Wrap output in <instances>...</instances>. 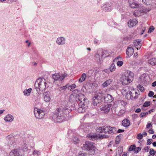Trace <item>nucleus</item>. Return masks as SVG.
Segmentation results:
<instances>
[{
    "label": "nucleus",
    "instance_id": "40",
    "mask_svg": "<svg viewBox=\"0 0 156 156\" xmlns=\"http://www.w3.org/2000/svg\"><path fill=\"white\" fill-rule=\"evenodd\" d=\"M122 57L120 56H119L116 57L113 61V62H118V61L122 60Z\"/></svg>",
    "mask_w": 156,
    "mask_h": 156
},
{
    "label": "nucleus",
    "instance_id": "7",
    "mask_svg": "<svg viewBox=\"0 0 156 156\" xmlns=\"http://www.w3.org/2000/svg\"><path fill=\"white\" fill-rule=\"evenodd\" d=\"M34 113L37 119H42L44 115V112L42 110L37 108H34Z\"/></svg>",
    "mask_w": 156,
    "mask_h": 156
},
{
    "label": "nucleus",
    "instance_id": "9",
    "mask_svg": "<svg viewBox=\"0 0 156 156\" xmlns=\"http://www.w3.org/2000/svg\"><path fill=\"white\" fill-rule=\"evenodd\" d=\"M146 13V9L142 7H140L137 8L136 10L134 11L133 14L135 17H138L141 16L144 13Z\"/></svg>",
    "mask_w": 156,
    "mask_h": 156
},
{
    "label": "nucleus",
    "instance_id": "42",
    "mask_svg": "<svg viewBox=\"0 0 156 156\" xmlns=\"http://www.w3.org/2000/svg\"><path fill=\"white\" fill-rule=\"evenodd\" d=\"M76 87V85L74 83L71 85H69L68 84V87H70V88H69V89L70 90H73V89H74Z\"/></svg>",
    "mask_w": 156,
    "mask_h": 156
},
{
    "label": "nucleus",
    "instance_id": "10",
    "mask_svg": "<svg viewBox=\"0 0 156 156\" xmlns=\"http://www.w3.org/2000/svg\"><path fill=\"white\" fill-rule=\"evenodd\" d=\"M67 74L65 73L60 75L58 73H55L52 75L53 79L55 80L62 81L66 77H67Z\"/></svg>",
    "mask_w": 156,
    "mask_h": 156
},
{
    "label": "nucleus",
    "instance_id": "24",
    "mask_svg": "<svg viewBox=\"0 0 156 156\" xmlns=\"http://www.w3.org/2000/svg\"><path fill=\"white\" fill-rule=\"evenodd\" d=\"M134 44L137 50L141 48L142 45L141 41L137 40L134 41Z\"/></svg>",
    "mask_w": 156,
    "mask_h": 156
},
{
    "label": "nucleus",
    "instance_id": "3",
    "mask_svg": "<svg viewBox=\"0 0 156 156\" xmlns=\"http://www.w3.org/2000/svg\"><path fill=\"white\" fill-rule=\"evenodd\" d=\"M133 76V73L129 71L122 74L120 79L122 85H126L129 84L132 82Z\"/></svg>",
    "mask_w": 156,
    "mask_h": 156
},
{
    "label": "nucleus",
    "instance_id": "61",
    "mask_svg": "<svg viewBox=\"0 0 156 156\" xmlns=\"http://www.w3.org/2000/svg\"><path fill=\"white\" fill-rule=\"evenodd\" d=\"M117 137L116 138V140L115 141V143L116 144H118L119 143V140L118 141L117 140Z\"/></svg>",
    "mask_w": 156,
    "mask_h": 156
},
{
    "label": "nucleus",
    "instance_id": "36",
    "mask_svg": "<svg viewBox=\"0 0 156 156\" xmlns=\"http://www.w3.org/2000/svg\"><path fill=\"white\" fill-rule=\"evenodd\" d=\"M109 70L111 72H112L115 70L116 67L114 63L112 64L109 66Z\"/></svg>",
    "mask_w": 156,
    "mask_h": 156
},
{
    "label": "nucleus",
    "instance_id": "22",
    "mask_svg": "<svg viewBox=\"0 0 156 156\" xmlns=\"http://www.w3.org/2000/svg\"><path fill=\"white\" fill-rule=\"evenodd\" d=\"M141 150L140 147H129V151H133L134 153H137Z\"/></svg>",
    "mask_w": 156,
    "mask_h": 156
},
{
    "label": "nucleus",
    "instance_id": "60",
    "mask_svg": "<svg viewBox=\"0 0 156 156\" xmlns=\"http://www.w3.org/2000/svg\"><path fill=\"white\" fill-rule=\"evenodd\" d=\"M128 152H124L122 156H127Z\"/></svg>",
    "mask_w": 156,
    "mask_h": 156
},
{
    "label": "nucleus",
    "instance_id": "31",
    "mask_svg": "<svg viewBox=\"0 0 156 156\" xmlns=\"http://www.w3.org/2000/svg\"><path fill=\"white\" fill-rule=\"evenodd\" d=\"M62 110L63 111V114L66 117L67 115L71 111V110L67 107L62 108Z\"/></svg>",
    "mask_w": 156,
    "mask_h": 156
},
{
    "label": "nucleus",
    "instance_id": "4",
    "mask_svg": "<svg viewBox=\"0 0 156 156\" xmlns=\"http://www.w3.org/2000/svg\"><path fill=\"white\" fill-rule=\"evenodd\" d=\"M97 130L98 132L101 133H108L111 134H114L116 132V130L115 127L107 126L98 127Z\"/></svg>",
    "mask_w": 156,
    "mask_h": 156
},
{
    "label": "nucleus",
    "instance_id": "20",
    "mask_svg": "<svg viewBox=\"0 0 156 156\" xmlns=\"http://www.w3.org/2000/svg\"><path fill=\"white\" fill-rule=\"evenodd\" d=\"M134 52V50L131 45H129L126 51V54L128 56L133 55Z\"/></svg>",
    "mask_w": 156,
    "mask_h": 156
},
{
    "label": "nucleus",
    "instance_id": "26",
    "mask_svg": "<svg viewBox=\"0 0 156 156\" xmlns=\"http://www.w3.org/2000/svg\"><path fill=\"white\" fill-rule=\"evenodd\" d=\"M113 81L112 79H109L107 80L102 85V86L103 87H105L108 86L110 85L111 83Z\"/></svg>",
    "mask_w": 156,
    "mask_h": 156
},
{
    "label": "nucleus",
    "instance_id": "47",
    "mask_svg": "<svg viewBox=\"0 0 156 156\" xmlns=\"http://www.w3.org/2000/svg\"><path fill=\"white\" fill-rule=\"evenodd\" d=\"M154 30V28L153 26H151L148 30V33H151Z\"/></svg>",
    "mask_w": 156,
    "mask_h": 156
},
{
    "label": "nucleus",
    "instance_id": "37",
    "mask_svg": "<svg viewBox=\"0 0 156 156\" xmlns=\"http://www.w3.org/2000/svg\"><path fill=\"white\" fill-rule=\"evenodd\" d=\"M68 84H67L66 86L59 87L58 89L61 92H63L66 90V88L68 87Z\"/></svg>",
    "mask_w": 156,
    "mask_h": 156
},
{
    "label": "nucleus",
    "instance_id": "46",
    "mask_svg": "<svg viewBox=\"0 0 156 156\" xmlns=\"http://www.w3.org/2000/svg\"><path fill=\"white\" fill-rule=\"evenodd\" d=\"M142 138H143V135L140 133L138 134L137 135V136H136L137 139L138 140L141 139Z\"/></svg>",
    "mask_w": 156,
    "mask_h": 156
},
{
    "label": "nucleus",
    "instance_id": "55",
    "mask_svg": "<svg viewBox=\"0 0 156 156\" xmlns=\"http://www.w3.org/2000/svg\"><path fill=\"white\" fill-rule=\"evenodd\" d=\"M104 71L106 73H109L111 72H110V70H109V69H104Z\"/></svg>",
    "mask_w": 156,
    "mask_h": 156
},
{
    "label": "nucleus",
    "instance_id": "11",
    "mask_svg": "<svg viewBox=\"0 0 156 156\" xmlns=\"http://www.w3.org/2000/svg\"><path fill=\"white\" fill-rule=\"evenodd\" d=\"M138 94L137 92L133 90L132 91L129 92L128 94L126 95V98L128 100H129L131 99H136L137 98Z\"/></svg>",
    "mask_w": 156,
    "mask_h": 156
},
{
    "label": "nucleus",
    "instance_id": "57",
    "mask_svg": "<svg viewBox=\"0 0 156 156\" xmlns=\"http://www.w3.org/2000/svg\"><path fill=\"white\" fill-rule=\"evenodd\" d=\"M141 110L140 108H138L135 111V112L136 113H139L141 112Z\"/></svg>",
    "mask_w": 156,
    "mask_h": 156
},
{
    "label": "nucleus",
    "instance_id": "43",
    "mask_svg": "<svg viewBox=\"0 0 156 156\" xmlns=\"http://www.w3.org/2000/svg\"><path fill=\"white\" fill-rule=\"evenodd\" d=\"M123 63V62L121 60L118 61V62H117V64L118 66H121L122 65Z\"/></svg>",
    "mask_w": 156,
    "mask_h": 156
},
{
    "label": "nucleus",
    "instance_id": "35",
    "mask_svg": "<svg viewBox=\"0 0 156 156\" xmlns=\"http://www.w3.org/2000/svg\"><path fill=\"white\" fill-rule=\"evenodd\" d=\"M83 145L84 146H94V144L90 141H86L83 144Z\"/></svg>",
    "mask_w": 156,
    "mask_h": 156
},
{
    "label": "nucleus",
    "instance_id": "13",
    "mask_svg": "<svg viewBox=\"0 0 156 156\" xmlns=\"http://www.w3.org/2000/svg\"><path fill=\"white\" fill-rule=\"evenodd\" d=\"M111 106V104H107L103 105L101 108V110L104 113H107L108 112Z\"/></svg>",
    "mask_w": 156,
    "mask_h": 156
},
{
    "label": "nucleus",
    "instance_id": "54",
    "mask_svg": "<svg viewBox=\"0 0 156 156\" xmlns=\"http://www.w3.org/2000/svg\"><path fill=\"white\" fill-rule=\"evenodd\" d=\"M148 132L150 134H153L154 133V131L152 129H150L148 130Z\"/></svg>",
    "mask_w": 156,
    "mask_h": 156
},
{
    "label": "nucleus",
    "instance_id": "14",
    "mask_svg": "<svg viewBox=\"0 0 156 156\" xmlns=\"http://www.w3.org/2000/svg\"><path fill=\"white\" fill-rule=\"evenodd\" d=\"M82 149L88 151V153L90 155H93L95 153V147H83Z\"/></svg>",
    "mask_w": 156,
    "mask_h": 156
},
{
    "label": "nucleus",
    "instance_id": "64",
    "mask_svg": "<svg viewBox=\"0 0 156 156\" xmlns=\"http://www.w3.org/2000/svg\"><path fill=\"white\" fill-rule=\"evenodd\" d=\"M152 138L153 139H155L156 138V135H154L152 136Z\"/></svg>",
    "mask_w": 156,
    "mask_h": 156
},
{
    "label": "nucleus",
    "instance_id": "29",
    "mask_svg": "<svg viewBox=\"0 0 156 156\" xmlns=\"http://www.w3.org/2000/svg\"><path fill=\"white\" fill-rule=\"evenodd\" d=\"M129 88L128 86H126L124 87L122 90V93L123 94L126 95V96L127 94H128L129 92L130 91L129 90Z\"/></svg>",
    "mask_w": 156,
    "mask_h": 156
},
{
    "label": "nucleus",
    "instance_id": "19",
    "mask_svg": "<svg viewBox=\"0 0 156 156\" xmlns=\"http://www.w3.org/2000/svg\"><path fill=\"white\" fill-rule=\"evenodd\" d=\"M100 97L97 94L95 95L94 97L93 98L92 103L94 106H96L97 105V104L99 103L101 101L100 99Z\"/></svg>",
    "mask_w": 156,
    "mask_h": 156
},
{
    "label": "nucleus",
    "instance_id": "32",
    "mask_svg": "<svg viewBox=\"0 0 156 156\" xmlns=\"http://www.w3.org/2000/svg\"><path fill=\"white\" fill-rule=\"evenodd\" d=\"M87 77L86 74L83 73L82 74L79 80V82L82 83L86 79Z\"/></svg>",
    "mask_w": 156,
    "mask_h": 156
},
{
    "label": "nucleus",
    "instance_id": "38",
    "mask_svg": "<svg viewBox=\"0 0 156 156\" xmlns=\"http://www.w3.org/2000/svg\"><path fill=\"white\" fill-rule=\"evenodd\" d=\"M152 0H142V2L147 5H150L152 2Z\"/></svg>",
    "mask_w": 156,
    "mask_h": 156
},
{
    "label": "nucleus",
    "instance_id": "62",
    "mask_svg": "<svg viewBox=\"0 0 156 156\" xmlns=\"http://www.w3.org/2000/svg\"><path fill=\"white\" fill-rule=\"evenodd\" d=\"M143 135L144 136H146L147 135V134L146 132H145L143 133Z\"/></svg>",
    "mask_w": 156,
    "mask_h": 156
},
{
    "label": "nucleus",
    "instance_id": "48",
    "mask_svg": "<svg viewBox=\"0 0 156 156\" xmlns=\"http://www.w3.org/2000/svg\"><path fill=\"white\" fill-rule=\"evenodd\" d=\"M138 89L142 92L144 91V88L141 85H140L138 87Z\"/></svg>",
    "mask_w": 156,
    "mask_h": 156
},
{
    "label": "nucleus",
    "instance_id": "6",
    "mask_svg": "<svg viewBox=\"0 0 156 156\" xmlns=\"http://www.w3.org/2000/svg\"><path fill=\"white\" fill-rule=\"evenodd\" d=\"M76 99L78 101L79 106L85 105L88 101L84 95L82 94H79L76 97Z\"/></svg>",
    "mask_w": 156,
    "mask_h": 156
},
{
    "label": "nucleus",
    "instance_id": "49",
    "mask_svg": "<svg viewBox=\"0 0 156 156\" xmlns=\"http://www.w3.org/2000/svg\"><path fill=\"white\" fill-rule=\"evenodd\" d=\"M148 114V112H142L141 113V114H140V117H143Z\"/></svg>",
    "mask_w": 156,
    "mask_h": 156
},
{
    "label": "nucleus",
    "instance_id": "1",
    "mask_svg": "<svg viewBox=\"0 0 156 156\" xmlns=\"http://www.w3.org/2000/svg\"><path fill=\"white\" fill-rule=\"evenodd\" d=\"M52 118L55 122H61L66 119V116L63 114L62 107L57 108L55 110L52 116Z\"/></svg>",
    "mask_w": 156,
    "mask_h": 156
},
{
    "label": "nucleus",
    "instance_id": "59",
    "mask_svg": "<svg viewBox=\"0 0 156 156\" xmlns=\"http://www.w3.org/2000/svg\"><path fill=\"white\" fill-rule=\"evenodd\" d=\"M152 85L153 87H155L156 86V81L153 82L152 84Z\"/></svg>",
    "mask_w": 156,
    "mask_h": 156
},
{
    "label": "nucleus",
    "instance_id": "39",
    "mask_svg": "<svg viewBox=\"0 0 156 156\" xmlns=\"http://www.w3.org/2000/svg\"><path fill=\"white\" fill-rule=\"evenodd\" d=\"M40 152L37 150L34 151L33 154L34 156H38L40 154Z\"/></svg>",
    "mask_w": 156,
    "mask_h": 156
},
{
    "label": "nucleus",
    "instance_id": "56",
    "mask_svg": "<svg viewBox=\"0 0 156 156\" xmlns=\"http://www.w3.org/2000/svg\"><path fill=\"white\" fill-rule=\"evenodd\" d=\"M147 78V76H144L143 78V82H144V83H145V82H146L147 81V80H146Z\"/></svg>",
    "mask_w": 156,
    "mask_h": 156
},
{
    "label": "nucleus",
    "instance_id": "51",
    "mask_svg": "<svg viewBox=\"0 0 156 156\" xmlns=\"http://www.w3.org/2000/svg\"><path fill=\"white\" fill-rule=\"evenodd\" d=\"M85 153H84L82 152H79L78 156H85Z\"/></svg>",
    "mask_w": 156,
    "mask_h": 156
},
{
    "label": "nucleus",
    "instance_id": "16",
    "mask_svg": "<svg viewBox=\"0 0 156 156\" xmlns=\"http://www.w3.org/2000/svg\"><path fill=\"white\" fill-rule=\"evenodd\" d=\"M105 101L107 103L111 102L114 100L112 96L108 94H106L104 96Z\"/></svg>",
    "mask_w": 156,
    "mask_h": 156
},
{
    "label": "nucleus",
    "instance_id": "17",
    "mask_svg": "<svg viewBox=\"0 0 156 156\" xmlns=\"http://www.w3.org/2000/svg\"><path fill=\"white\" fill-rule=\"evenodd\" d=\"M137 23L138 21L136 19H131L128 21V25L129 27H131L135 26Z\"/></svg>",
    "mask_w": 156,
    "mask_h": 156
},
{
    "label": "nucleus",
    "instance_id": "63",
    "mask_svg": "<svg viewBox=\"0 0 156 156\" xmlns=\"http://www.w3.org/2000/svg\"><path fill=\"white\" fill-rule=\"evenodd\" d=\"M153 146H156V142H154L153 143Z\"/></svg>",
    "mask_w": 156,
    "mask_h": 156
},
{
    "label": "nucleus",
    "instance_id": "15",
    "mask_svg": "<svg viewBox=\"0 0 156 156\" xmlns=\"http://www.w3.org/2000/svg\"><path fill=\"white\" fill-rule=\"evenodd\" d=\"M9 156H23L19 150L14 149L9 153Z\"/></svg>",
    "mask_w": 156,
    "mask_h": 156
},
{
    "label": "nucleus",
    "instance_id": "18",
    "mask_svg": "<svg viewBox=\"0 0 156 156\" xmlns=\"http://www.w3.org/2000/svg\"><path fill=\"white\" fill-rule=\"evenodd\" d=\"M44 99L46 102H49L51 100V94L50 92H46L43 94Z\"/></svg>",
    "mask_w": 156,
    "mask_h": 156
},
{
    "label": "nucleus",
    "instance_id": "53",
    "mask_svg": "<svg viewBox=\"0 0 156 156\" xmlns=\"http://www.w3.org/2000/svg\"><path fill=\"white\" fill-rule=\"evenodd\" d=\"M152 126V124L151 123H148L146 125V128L149 129L150 127Z\"/></svg>",
    "mask_w": 156,
    "mask_h": 156
},
{
    "label": "nucleus",
    "instance_id": "23",
    "mask_svg": "<svg viewBox=\"0 0 156 156\" xmlns=\"http://www.w3.org/2000/svg\"><path fill=\"white\" fill-rule=\"evenodd\" d=\"M56 43L59 45H63L65 43V39L63 37H60L57 38Z\"/></svg>",
    "mask_w": 156,
    "mask_h": 156
},
{
    "label": "nucleus",
    "instance_id": "50",
    "mask_svg": "<svg viewBox=\"0 0 156 156\" xmlns=\"http://www.w3.org/2000/svg\"><path fill=\"white\" fill-rule=\"evenodd\" d=\"M154 95V93L153 91H150L149 92L148 96L150 97H152Z\"/></svg>",
    "mask_w": 156,
    "mask_h": 156
},
{
    "label": "nucleus",
    "instance_id": "8",
    "mask_svg": "<svg viewBox=\"0 0 156 156\" xmlns=\"http://www.w3.org/2000/svg\"><path fill=\"white\" fill-rule=\"evenodd\" d=\"M7 145L8 146L15 145L16 144V140L14 137L12 135H9L6 137Z\"/></svg>",
    "mask_w": 156,
    "mask_h": 156
},
{
    "label": "nucleus",
    "instance_id": "5",
    "mask_svg": "<svg viewBox=\"0 0 156 156\" xmlns=\"http://www.w3.org/2000/svg\"><path fill=\"white\" fill-rule=\"evenodd\" d=\"M107 51H101V53L100 51H98L94 55L95 60L99 63L101 62L102 61V57H106L108 55H106Z\"/></svg>",
    "mask_w": 156,
    "mask_h": 156
},
{
    "label": "nucleus",
    "instance_id": "44",
    "mask_svg": "<svg viewBox=\"0 0 156 156\" xmlns=\"http://www.w3.org/2000/svg\"><path fill=\"white\" fill-rule=\"evenodd\" d=\"M156 152V151H154L153 149H150V153L151 155H154L155 154Z\"/></svg>",
    "mask_w": 156,
    "mask_h": 156
},
{
    "label": "nucleus",
    "instance_id": "41",
    "mask_svg": "<svg viewBox=\"0 0 156 156\" xmlns=\"http://www.w3.org/2000/svg\"><path fill=\"white\" fill-rule=\"evenodd\" d=\"M73 141L74 144L78 143L79 141V140L77 137H74L73 139Z\"/></svg>",
    "mask_w": 156,
    "mask_h": 156
},
{
    "label": "nucleus",
    "instance_id": "21",
    "mask_svg": "<svg viewBox=\"0 0 156 156\" xmlns=\"http://www.w3.org/2000/svg\"><path fill=\"white\" fill-rule=\"evenodd\" d=\"M102 9L106 11H111L112 9L111 5L108 3L104 5L102 7Z\"/></svg>",
    "mask_w": 156,
    "mask_h": 156
},
{
    "label": "nucleus",
    "instance_id": "45",
    "mask_svg": "<svg viewBox=\"0 0 156 156\" xmlns=\"http://www.w3.org/2000/svg\"><path fill=\"white\" fill-rule=\"evenodd\" d=\"M153 140L152 139H149L147 140V145H149L151 144L152 142H153Z\"/></svg>",
    "mask_w": 156,
    "mask_h": 156
},
{
    "label": "nucleus",
    "instance_id": "2",
    "mask_svg": "<svg viewBox=\"0 0 156 156\" xmlns=\"http://www.w3.org/2000/svg\"><path fill=\"white\" fill-rule=\"evenodd\" d=\"M34 86L38 94L41 93V91H42L48 87L45 80L43 78H39L36 80Z\"/></svg>",
    "mask_w": 156,
    "mask_h": 156
},
{
    "label": "nucleus",
    "instance_id": "12",
    "mask_svg": "<svg viewBox=\"0 0 156 156\" xmlns=\"http://www.w3.org/2000/svg\"><path fill=\"white\" fill-rule=\"evenodd\" d=\"M87 137L88 138L90 139L91 140H95L97 139L98 138H99L100 139H103L104 138L108 137V136L105 135H98V136H97V135L95 134L94 135L92 134H89L87 136Z\"/></svg>",
    "mask_w": 156,
    "mask_h": 156
},
{
    "label": "nucleus",
    "instance_id": "52",
    "mask_svg": "<svg viewBox=\"0 0 156 156\" xmlns=\"http://www.w3.org/2000/svg\"><path fill=\"white\" fill-rule=\"evenodd\" d=\"M150 105L149 102H145L143 105V106L144 107H146L149 106Z\"/></svg>",
    "mask_w": 156,
    "mask_h": 156
},
{
    "label": "nucleus",
    "instance_id": "28",
    "mask_svg": "<svg viewBox=\"0 0 156 156\" xmlns=\"http://www.w3.org/2000/svg\"><path fill=\"white\" fill-rule=\"evenodd\" d=\"M128 2L132 8H135L138 5V4L134 2V0H129Z\"/></svg>",
    "mask_w": 156,
    "mask_h": 156
},
{
    "label": "nucleus",
    "instance_id": "27",
    "mask_svg": "<svg viewBox=\"0 0 156 156\" xmlns=\"http://www.w3.org/2000/svg\"><path fill=\"white\" fill-rule=\"evenodd\" d=\"M130 124V121L128 119H125L122 121V124L124 127H127Z\"/></svg>",
    "mask_w": 156,
    "mask_h": 156
},
{
    "label": "nucleus",
    "instance_id": "58",
    "mask_svg": "<svg viewBox=\"0 0 156 156\" xmlns=\"http://www.w3.org/2000/svg\"><path fill=\"white\" fill-rule=\"evenodd\" d=\"M124 130L123 129H119L117 131V133H120L121 132H123L124 131Z\"/></svg>",
    "mask_w": 156,
    "mask_h": 156
},
{
    "label": "nucleus",
    "instance_id": "33",
    "mask_svg": "<svg viewBox=\"0 0 156 156\" xmlns=\"http://www.w3.org/2000/svg\"><path fill=\"white\" fill-rule=\"evenodd\" d=\"M32 91V88H30L28 89L24 90L23 91V93L24 94L27 96H29L31 92Z\"/></svg>",
    "mask_w": 156,
    "mask_h": 156
},
{
    "label": "nucleus",
    "instance_id": "34",
    "mask_svg": "<svg viewBox=\"0 0 156 156\" xmlns=\"http://www.w3.org/2000/svg\"><path fill=\"white\" fill-rule=\"evenodd\" d=\"M85 105L79 106V107L78 109V112L80 113L84 112L85 111V108L84 106Z\"/></svg>",
    "mask_w": 156,
    "mask_h": 156
},
{
    "label": "nucleus",
    "instance_id": "25",
    "mask_svg": "<svg viewBox=\"0 0 156 156\" xmlns=\"http://www.w3.org/2000/svg\"><path fill=\"white\" fill-rule=\"evenodd\" d=\"M13 116L11 115L8 114L5 117L4 119L6 122H12L13 120Z\"/></svg>",
    "mask_w": 156,
    "mask_h": 156
},
{
    "label": "nucleus",
    "instance_id": "30",
    "mask_svg": "<svg viewBox=\"0 0 156 156\" xmlns=\"http://www.w3.org/2000/svg\"><path fill=\"white\" fill-rule=\"evenodd\" d=\"M148 63L152 66L156 65V58H152L149 59L148 60Z\"/></svg>",
    "mask_w": 156,
    "mask_h": 156
}]
</instances>
